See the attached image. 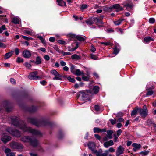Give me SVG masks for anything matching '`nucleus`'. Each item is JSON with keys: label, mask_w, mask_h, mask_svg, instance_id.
<instances>
[{"label": "nucleus", "mask_w": 156, "mask_h": 156, "mask_svg": "<svg viewBox=\"0 0 156 156\" xmlns=\"http://www.w3.org/2000/svg\"><path fill=\"white\" fill-rule=\"evenodd\" d=\"M11 119L12 124L14 126L19 127L24 132H28L32 135L36 136H41V133L39 131L27 127L26 123L23 121H20L19 118L16 116H12L9 118Z\"/></svg>", "instance_id": "f257e3e1"}, {"label": "nucleus", "mask_w": 156, "mask_h": 156, "mask_svg": "<svg viewBox=\"0 0 156 156\" xmlns=\"http://www.w3.org/2000/svg\"><path fill=\"white\" fill-rule=\"evenodd\" d=\"M20 140L24 143H30V144L34 147L38 146V150L40 152H43L44 151L43 149L39 145L38 140L35 138L32 139L31 136H24L21 137Z\"/></svg>", "instance_id": "f03ea898"}, {"label": "nucleus", "mask_w": 156, "mask_h": 156, "mask_svg": "<svg viewBox=\"0 0 156 156\" xmlns=\"http://www.w3.org/2000/svg\"><path fill=\"white\" fill-rule=\"evenodd\" d=\"M27 121L29 122L38 127L47 126L49 123L48 120L46 119H43L38 121L35 118L29 117L27 119Z\"/></svg>", "instance_id": "7ed1b4c3"}, {"label": "nucleus", "mask_w": 156, "mask_h": 156, "mask_svg": "<svg viewBox=\"0 0 156 156\" xmlns=\"http://www.w3.org/2000/svg\"><path fill=\"white\" fill-rule=\"evenodd\" d=\"M6 130L10 134L17 137H19L21 136L20 132L18 130L9 127L6 129Z\"/></svg>", "instance_id": "20e7f679"}, {"label": "nucleus", "mask_w": 156, "mask_h": 156, "mask_svg": "<svg viewBox=\"0 0 156 156\" xmlns=\"http://www.w3.org/2000/svg\"><path fill=\"white\" fill-rule=\"evenodd\" d=\"M148 110L146 105H144L143 108H139V112L140 115L142 117L145 118L148 115Z\"/></svg>", "instance_id": "39448f33"}, {"label": "nucleus", "mask_w": 156, "mask_h": 156, "mask_svg": "<svg viewBox=\"0 0 156 156\" xmlns=\"http://www.w3.org/2000/svg\"><path fill=\"white\" fill-rule=\"evenodd\" d=\"M103 16H101L98 17H94L93 19V21L95 24L99 27H103L104 23L102 21Z\"/></svg>", "instance_id": "423d86ee"}, {"label": "nucleus", "mask_w": 156, "mask_h": 156, "mask_svg": "<svg viewBox=\"0 0 156 156\" xmlns=\"http://www.w3.org/2000/svg\"><path fill=\"white\" fill-rule=\"evenodd\" d=\"M78 98L81 100H85L87 99L89 95L83 92H80L78 94Z\"/></svg>", "instance_id": "0eeeda50"}, {"label": "nucleus", "mask_w": 156, "mask_h": 156, "mask_svg": "<svg viewBox=\"0 0 156 156\" xmlns=\"http://www.w3.org/2000/svg\"><path fill=\"white\" fill-rule=\"evenodd\" d=\"M37 72L34 71L31 73L28 76V78L30 80H40L41 78L39 76H37Z\"/></svg>", "instance_id": "6e6552de"}, {"label": "nucleus", "mask_w": 156, "mask_h": 156, "mask_svg": "<svg viewBox=\"0 0 156 156\" xmlns=\"http://www.w3.org/2000/svg\"><path fill=\"white\" fill-rule=\"evenodd\" d=\"M10 146L13 149H21L23 148V146L21 144L14 142L10 143Z\"/></svg>", "instance_id": "1a4fd4ad"}, {"label": "nucleus", "mask_w": 156, "mask_h": 156, "mask_svg": "<svg viewBox=\"0 0 156 156\" xmlns=\"http://www.w3.org/2000/svg\"><path fill=\"white\" fill-rule=\"evenodd\" d=\"M2 136L1 138V140L4 143H6L11 140V137L10 136L6 135L4 133H2Z\"/></svg>", "instance_id": "9d476101"}, {"label": "nucleus", "mask_w": 156, "mask_h": 156, "mask_svg": "<svg viewBox=\"0 0 156 156\" xmlns=\"http://www.w3.org/2000/svg\"><path fill=\"white\" fill-rule=\"evenodd\" d=\"M3 106L7 111H10L12 110V108L11 105L7 101H5L4 102Z\"/></svg>", "instance_id": "9b49d317"}, {"label": "nucleus", "mask_w": 156, "mask_h": 156, "mask_svg": "<svg viewBox=\"0 0 156 156\" xmlns=\"http://www.w3.org/2000/svg\"><path fill=\"white\" fill-rule=\"evenodd\" d=\"M124 148L122 146H119L116 150V156H119L121 154H123L124 151Z\"/></svg>", "instance_id": "f8f14e48"}, {"label": "nucleus", "mask_w": 156, "mask_h": 156, "mask_svg": "<svg viewBox=\"0 0 156 156\" xmlns=\"http://www.w3.org/2000/svg\"><path fill=\"white\" fill-rule=\"evenodd\" d=\"M23 55L25 58H29L31 55L30 52L27 50H24L23 52Z\"/></svg>", "instance_id": "ddd939ff"}, {"label": "nucleus", "mask_w": 156, "mask_h": 156, "mask_svg": "<svg viewBox=\"0 0 156 156\" xmlns=\"http://www.w3.org/2000/svg\"><path fill=\"white\" fill-rule=\"evenodd\" d=\"M124 6L126 7V9L129 11V10L131 9L132 8H133V5L132 2H130L126 3Z\"/></svg>", "instance_id": "4468645a"}, {"label": "nucleus", "mask_w": 156, "mask_h": 156, "mask_svg": "<svg viewBox=\"0 0 156 156\" xmlns=\"http://www.w3.org/2000/svg\"><path fill=\"white\" fill-rule=\"evenodd\" d=\"M112 8L115 9H117V12H118L120 11H122L123 10V9L122 7L120 6V5L119 4H116L113 5L112 6Z\"/></svg>", "instance_id": "2eb2a0df"}, {"label": "nucleus", "mask_w": 156, "mask_h": 156, "mask_svg": "<svg viewBox=\"0 0 156 156\" xmlns=\"http://www.w3.org/2000/svg\"><path fill=\"white\" fill-rule=\"evenodd\" d=\"M154 89V87L153 86H151L149 88H148V87H147L146 90H150L147 91L146 94V95L147 96L151 95L153 94V91L152 90V89Z\"/></svg>", "instance_id": "dca6fc26"}, {"label": "nucleus", "mask_w": 156, "mask_h": 156, "mask_svg": "<svg viewBox=\"0 0 156 156\" xmlns=\"http://www.w3.org/2000/svg\"><path fill=\"white\" fill-rule=\"evenodd\" d=\"M89 148L93 152L94 151V148L95 147V144L94 143L90 142L88 145Z\"/></svg>", "instance_id": "f3484780"}, {"label": "nucleus", "mask_w": 156, "mask_h": 156, "mask_svg": "<svg viewBox=\"0 0 156 156\" xmlns=\"http://www.w3.org/2000/svg\"><path fill=\"white\" fill-rule=\"evenodd\" d=\"M137 112H139V108L138 107H136L132 111L131 113V116H133L135 115L137 113Z\"/></svg>", "instance_id": "a211bd4d"}, {"label": "nucleus", "mask_w": 156, "mask_h": 156, "mask_svg": "<svg viewBox=\"0 0 156 156\" xmlns=\"http://www.w3.org/2000/svg\"><path fill=\"white\" fill-rule=\"evenodd\" d=\"M103 10L106 12H110L112 11V6L108 7L107 6H105L103 7Z\"/></svg>", "instance_id": "6ab92c4d"}, {"label": "nucleus", "mask_w": 156, "mask_h": 156, "mask_svg": "<svg viewBox=\"0 0 156 156\" xmlns=\"http://www.w3.org/2000/svg\"><path fill=\"white\" fill-rule=\"evenodd\" d=\"M57 2L59 6H66L65 2L63 0H57Z\"/></svg>", "instance_id": "aec40b11"}, {"label": "nucleus", "mask_w": 156, "mask_h": 156, "mask_svg": "<svg viewBox=\"0 0 156 156\" xmlns=\"http://www.w3.org/2000/svg\"><path fill=\"white\" fill-rule=\"evenodd\" d=\"M153 41L154 39L151 37H146L144 39V41L146 43H148Z\"/></svg>", "instance_id": "412c9836"}, {"label": "nucleus", "mask_w": 156, "mask_h": 156, "mask_svg": "<svg viewBox=\"0 0 156 156\" xmlns=\"http://www.w3.org/2000/svg\"><path fill=\"white\" fill-rule=\"evenodd\" d=\"M41 63V58L39 56L37 57L36 58V61L35 62V63L36 65H39Z\"/></svg>", "instance_id": "4be33fe9"}, {"label": "nucleus", "mask_w": 156, "mask_h": 156, "mask_svg": "<svg viewBox=\"0 0 156 156\" xmlns=\"http://www.w3.org/2000/svg\"><path fill=\"white\" fill-rule=\"evenodd\" d=\"M73 74L77 76H80L83 74V71L81 72L80 70L79 69H76L74 72V73Z\"/></svg>", "instance_id": "5701e85b"}, {"label": "nucleus", "mask_w": 156, "mask_h": 156, "mask_svg": "<svg viewBox=\"0 0 156 156\" xmlns=\"http://www.w3.org/2000/svg\"><path fill=\"white\" fill-rule=\"evenodd\" d=\"M37 107H35L34 106H32L30 108L28 109V111L30 112H34L37 110Z\"/></svg>", "instance_id": "b1692460"}, {"label": "nucleus", "mask_w": 156, "mask_h": 156, "mask_svg": "<svg viewBox=\"0 0 156 156\" xmlns=\"http://www.w3.org/2000/svg\"><path fill=\"white\" fill-rule=\"evenodd\" d=\"M113 133V132L111 130H108L107 131V136L109 139H111L112 138V135Z\"/></svg>", "instance_id": "393cba45"}, {"label": "nucleus", "mask_w": 156, "mask_h": 156, "mask_svg": "<svg viewBox=\"0 0 156 156\" xmlns=\"http://www.w3.org/2000/svg\"><path fill=\"white\" fill-rule=\"evenodd\" d=\"M99 89V87L98 86H94L93 88L92 91L95 94L98 93Z\"/></svg>", "instance_id": "a878e982"}, {"label": "nucleus", "mask_w": 156, "mask_h": 156, "mask_svg": "<svg viewBox=\"0 0 156 156\" xmlns=\"http://www.w3.org/2000/svg\"><path fill=\"white\" fill-rule=\"evenodd\" d=\"M13 52H10L8 53H6L5 55V59H7L11 57L13 53Z\"/></svg>", "instance_id": "bb28decb"}, {"label": "nucleus", "mask_w": 156, "mask_h": 156, "mask_svg": "<svg viewBox=\"0 0 156 156\" xmlns=\"http://www.w3.org/2000/svg\"><path fill=\"white\" fill-rule=\"evenodd\" d=\"M132 146L138 150L141 147V145L140 144L136 143H133L132 144Z\"/></svg>", "instance_id": "cd10ccee"}, {"label": "nucleus", "mask_w": 156, "mask_h": 156, "mask_svg": "<svg viewBox=\"0 0 156 156\" xmlns=\"http://www.w3.org/2000/svg\"><path fill=\"white\" fill-rule=\"evenodd\" d=\"M12 22L14 24H19L20 23V20L16 17H14L12 19Z\"/></svg>", "instance_id": "c85d7f7f"}, {"label": "nucleus", "mask_w": 156, "mask_h": 156, "mask_svg": "<svg viewBox=\"0 0 156 156\" xmlns=\"http://www.w3.org/2000/svg\"><path fill=\"white\" fill-rule=\"evenodd\" d=\"M50 73L55 76H58L59 74L58 72L55 69H53L50 71Z\"/></svg>", "instance_id": "c756f323"}, {"label": "nucleus", "mask_w": 156, "mask_h": 156, "mask_svg": "<svg viewBox=\"0 0 156 156\" xmlns=\"http://www.w3.org/2000/svg\"><path fill=\"white\" fill-rule=\"evenodd\" d=\"M75 67V66L73 64H71L70 65V71L73 73H74V72L76 70Z\"/></svg>", "instance_id": "7c9ffc66"}, {"label": "nucleus", "mask_w": 156, "mask_h": 156, "mask_svg": "<svg viewBox=\"0 0 156 156\" xmlns=\"http://www.w3.org/2000/svg\"><path fill=\"white\" fill-rule=\"evenodd\" d=\"M76 38L79 41H84L85 40L84 37H81L80 35H77L76 36Z\"/></svg>", "instance_id": "2f4dec72"}, {"label": "nucleus", "mask_w": 156, "mask_h": 156, "mask_svg": "<svg viewBox=\"0 0 156 156\" xmlns=\"http://www.w3.org/2000/svg\"><path fill=\"white\" fill-rule=\"evenodd\" d=\"M37 38H39L42 42L43 44H46V41L41 36H38L37 37Z\"/></svg>", "instance_id": "473e14b6"}, {"label": "nucleus", "mask_w": 156, "mask_h": 156, "mask_svg": "<svg viewBox=\"0 0 156 156\" xmlns=\"http://www.w3.org/2000/svg\"><path fill=\"white\" fill-rule=\"evenodd\" d=\"M71 57L73 59L75 60H78L80 58V56L76 54L71 55Z\"/></svg>", "instance_id": "72a5a7b5"}, {"label": "nucleus", "mask_w": 156, "mask_h": 156, "mask_svg": "<svg viewBox=\"0 0 156 156\" xmlns=\"http://www.w3.org/2000/svg\"><path fill=\"white\" fill-rule=\"evenodd\" d=\"M24 32L30 35H32L33 33L32 30L30 29L25 30L24 31Z\"/></svg>", "instance_id": "f704fd0d"}, {"label": "nucleus", "mask_w": 156, "mask_h": 156, "mask_svg": "<svg viewBox=\"0 0 156 156\" xmlns=\"http://www.w3.org/2000/svg\"><path fill=\"white\" fill-rule=\"evenodd\" d=\"M90 58L91 59L94 60L98 59V57L97 56V55L92 54H90Z\"/></svg>", "instance_id": "c9c22d12"}, {"label": "nucleus", "mask_w": 156, "mask_h": 156, "mask_svg": "<svg viewBox=\"0 0 156 156\" xmlns=\"http://www.w3.org/2000/svg\"><path fill=\"white\" fill-rule=\"evenodd\" d=\"M62 76L59 74V75L58 76H55L53 78V80H61Z\"/></svg>", "instance_id": "e433bc0d"}, {"label": "nucleus", "mask_w": 156, "mask_h": 156, "mask_svg": "<svg viewBox=\"0 0 156 156\" xmlns=\"http://www.w3.org/2000/svg\"><path fill=\"white\" fill-rule=\"evenodd\" d=\"M115 151V149H114L112 147H110L108 150H106L105 152L108 153V152H113Z\"/></svg>", "instance_id": "4c0bfd02"}, {"label": "nucleus", "mask_w": 156, "mask_h": 156, "mask_svg": "<svg viewBox=\"0 0 156 156\" xmlns=\"http://www.w3.org/2000/svg\"><path fill=\"white\" fill-rule=\"evenodd\" d=\"M101 129L98 127H94V132L95 133L101 132Z\"/></svg>", "instance_id": "58836bf2"}, {"label": "nucleus", "mask_w": 156, "mask_h": 156, "mask_svg": "<svg viewBox=\"0 0 156 156\" xmlns=\"http://www.w3.org/2000/svg\"><path fill=\"white\" fill-rule=\"evenodd\" d=\"M122 21V20H119L117 21H115L114 22V24L116 25H118L120 24Z\"/></svg>", "instance_id": "ea45409f"}, {"label": "nucleus", "mask_w": 156, "mask_h": 156, "mask_svg": "<svg viewBox=\"0 0 156 156\" xmlns=\"http://www.w3.org/2000/svg\"><path fill=\"white\" fill-rule=\"evenodd\" d=\"M6 29L5 26V25H3L1 27H0V33H2L4 30Z\"/></svg>", "instance_id": "a19ab883"}, {"label": "nucleus", "mask_w": 156, "mask_h": 156, "mask_svg": "<svg viewBox=\"0 0 156 156\" xmlns=\"http://www.w3.org/2000/svg\"><path fill=\"white\" fill-rule=\"evenodd\" d=\"M67 79L69 82L72 83H74L75 81V80L74 78H71L70 76H69L67 78Z\"/></svg>", "instance_id": "79ce46f5"}, {"label": "nucleus", "mask_w": 156, "mask_h": 156, "mask_svg": "<svg viewBox=\"0 0 156 156\" xmlns=\"http://www.w3.org/2000/svg\"><path fill=\"white\" fill-rule=\"evenodd\" d=\"M92 152L94 153H95L96 156H101V154L100 153L98 152L97 150L94 151Z\"/></svg>", "instance_id": "37998d69"}, {"label": "nucleus", "mask_w": 156, "mask_h": 156, "mask_svg": "<svg viewBox=\"0 0 156 156\" xmlns=\"http://www.w3.org/2000/svg\"><path fill=\"white\" fill-rule=\"evenodd\" d=\"M149 153V151H142L140 153V154L142 155H147Z\"/></svg>", "instance_id": "c03bdc74"}, {"label": "nucleus", "mask_w": 156, "mask_h": 156, "mask_svg": "<svg viewBox=\"0 0 156 156\" xmlns=\"http://www.w3.org/2000/svg\"><path fill=\"white\" fill-rule=\"evenodd\" d=\"M16 61L18 63L22 62H23V59L20 57H18L17 58Z\"/></svg>", "instance_id": "a18cd8bd"}, {"label": "nucleus", "mask_w": 156, "mask_h": 156, "mask_svg": "<svg viewBox=\"0 0 156 156\" xmlns=\"http://www.w3.org/2000/svg\"><path fill=\"white\" fill-rule=\"evenodd\" d=\"M62 53L63 56L69 55H71V53L69 52H64L63 51H62Z\"/></svg>", "instance_id": "49530a36"}, {"label": "nucleus", "mask_w": 156, "mask_h": 156, "mask_svg": "<svg viewBox=\"0 0 156 156\" xmlns=\"http://www.w3.org/2000/svg\"><path fill=\"white\" fill-rule=\"evenodd\" d=\"M86 22L88 25H91L93 23V22L91 20H87L86 21Z\"/></svg>", "instance_id": "de8ad7c7"}, {"label": "nucleus", "mask_w": 156, "mask_h": 156, "mask_svg": "<svg viewBox=\"0 0 156 156\" xmlns=\"http://www.w3.org/2000/svg\"><path fill=\"white\" fill-rule=\"evenodd\" d=\"M90 50L92 52H94L96 50V49L93 46H91L90 48Z\"/></svg>", "instance_id": "09e8293b"}, {"label": "nucleus", "mask_w": 156, "mask_h": 156, "mask_svg": "<svg viewBox=\"0 0 156 156\" xmlns=\"http://www.w3.org/2000/svg\"><path fill=\"white\" fill-rule=\"evenodd\" d=\"M21 36L24 39H25L26 40H28L29 39H32V38L31 37H29L26 36H24L23 35H21Z\"/></svg>", "instance_id": "8fccbe9b"}, {"label": "nucleus", "mask_w": 156, "mask_h": 156, "mask_svg": "<svg viewBox=\"0 0 156 156\" xmlns=\"http://www.w3.org/2000/svg\"><path fill=\"white\" fill-rule=\"evenodd\" d=\"M104 146L106 148H108L109 146H110L108 141L104 143Z\"/></svg>", "instance_id": "3c124183"}, {"label": "nucleus", "mask_w": 156, "mask_h": 156, "mask_svg": "<svg viewBox=\"0 0 156 156\" xmlns=\"http://www.w3.org/2000/svg\"><path fill=\"white\" fill-rule=\"evenodd\" d=\"M25 66L27 68H30L31 66V65L27 62H26L24 63Z\"/></svg>", "instance_id": "603ef678"}, {"label": "nucleus", "mask_w": 156, "mask_h": 156, "mask_svg": "<svg viewBox=\"0 0 156 156\" xmlns=\"http://www.w3.org/2000/svg\"><path fill=\"white\" fill-rule=\"evenodd\" d=\"M149 21L150 23H153L155 22V19L153 18H150L149 20Z\"/></svg>", "instance_id": "864d4df0"}, {"label": "nucleus", "mask_w": 156, "mask_h": 156, "mask_svg": "<svg viewBox=\"0 0 156 156\" xmlns=\"http://www.w3.org/2000/svg\"><path fill=\"white\" fill-rule=\"evenodd\" d=\"M109 121L112 125H114L116 123V119H110L109 120Z\"/></svg>", "instance_id": "5fc2aeb1"}, {"label": "nucleus", "mask_w": 156, "mask_h": 156, "mask_svg": "<svg viewBox=\"0 0 156 156\" xmlns=\"http://www.w3.org/2000/svg\"><path fill=\"white\" fill-rule=\"evenodd\" d=\"M87 7V5L85 4H83L82 5L80 9H86Z\"/></svg>", "instance_id": "6e6d98bb"}, {"label": "nucleus", "mask_w": 156, "mask_h": 156, "mask_svg": "<svg viewBox=\"0 0 156 156\" xmlns=\"http://www.w3.org/2000/svg\"><path fill=\"white\" fill-rule=\"evenodd\" d=\"M83 79L86 81H87L88 80L89 78L88 76H83L82 77Z\"/></svg>", "instance_id": "4d7b16f0"}, {"label": "nucleus", "mask_w": 156, "mask_h": 156, "mask_svg": "<svg viewBox=\"0 0 156 156\" xmlns=\"http://www.w3.org/2000/svg\"><path fill=\"white\" fill-rule=\"evenodd\" d=\"M60 63L61 65L62 66H65L66 65V63L63 61H61Z\"/></svg>", "instance_id": "13d9d810"}, {"label": "nucleus", "mask_w": 156, "mask_h": 156, "mask_svg": "<svg viewBox=\"0 0 156 156\" xmlns=\"http://www.w3.org/2000/svg\"><path fill=\"white\" fill-rule=\"evenodd\" d=\"M94 109L96 111H99L100 109V107L98 105H96L94 106Z\"/></svg>", "instance_id": "bf43d9fd"}, {"label": "nucleus", "mask_w": 156, "mask_h": 156, "mask_svg": "<svg viewBox=\"0 0 156 156\" xmlns=\"http://www.w3.org/2000/svg\"><path fill=\"white\" fill-rule=\"evenodd\" d=\"M5 152L6 154H8L11 152V150L9 148L6 149L5 150Z\"/></svg>", "instance_id": "052dcab7"}, {"label": "nucleus", "mask_w": 156, "mask_h": 156, "mask_svg": "<svg viewBox=\"0 0 156 156\" xmlns=\"http://www.w3.org/2000/svg\"><path fill=\"white\" fill-rule=\"evenodd\" d=\"M55 40V38L53 37H51L49 39V41L51 42H54Z\"/></svg>", "instance_id": "680f3d73"}, {"label": "nucleus", "mask_w": 156, "mask_h": 156, "mask_svg": "<svg viewBox=\"0 0 156 156\" xmlns=\"http://www.w3.org/2000/svg\"><path fill=\"white\" fill-rule=\"evenodd\" d=\"M15 52L16 55H18L20 53L19 49L17 48H16L15 50Z\"/></svg>", "instance_id": "e2e57ef3"}, {"label": "nucleus", "mask_w": 156, "mask_h": 156, "mask_svg": "<svg viewBox=\"0 0 156 156\" xmlns=\"http://www.w3.org/2000/svg\"><path fill=\"white\" fill-rule=\"evenodd\" d=\"M6 156H15V154L14 153L10 152L8 154H6Z\"/></svg>", "instance_id": "0e129e2a"}, {"label": "nucleus", "mask_w": 156, "mask_h": 156, "mask_svg": "<svg viewBox=\"0 0 156 156\" xmlns=\"http://www.w3.org/2000/svg\"><path fill=\"white\" fill-rule=\"evenodd\" d=\"M44 58L46 60L48 61L50 59V57L48 55H45L44 56Z\"/></svg>", "instance_id": "69168bd1"}, {"label": "nucleus", "mask_w": 156, "mask_h": 156, "mask_svg": "<svg viewBox=\"0 0 156 156\" xmlns=\"http://www.w3.org/2000/svg\"><path fill=\"white\" fill-rule=\"evenodd\" d=\"M122 133V131L121 130V129H119L117 131V135L118 136H119L121 133Z\"/></svg>", "instance_id": "338daca9"}, {"label": "nucleus", "mask_w": 156, "mask_h": 156, "mask_svg": "<svg viewBox=\"0 0 156 156\" xmlns=\"http://www.w3.org/2000/svg\"><path fill=\"white\" fill-rule=\"evenodd\" d=\"M46 81L45 80L41 81H40V83L44 86L46 84Z\"/></svg>", "instance_id": "774afa93"}]
</instances>
